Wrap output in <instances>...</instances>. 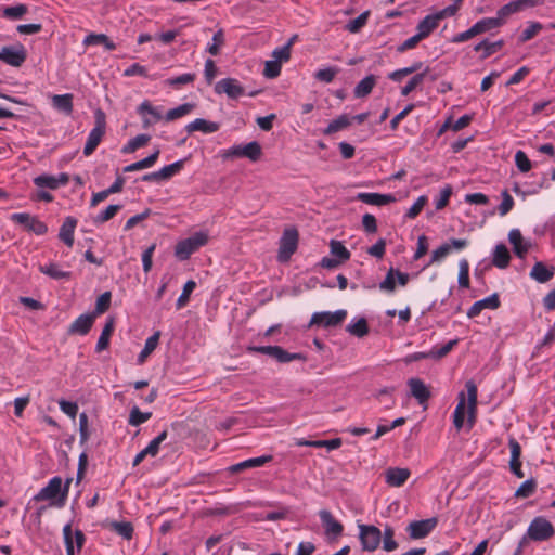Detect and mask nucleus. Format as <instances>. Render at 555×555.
<instances>
[{
	"instance_id": "nucleus-1",
	"label": "nucleus",
	"mask_w": 555,
	"mask_h": 555,
	"mask_svg": "<svg viewBox=\"0 0 555 555\" xmlns=\"http://www.w3.org/2000/svg\"><path fill=\"white\" fill-rule=\"evenodd\" d=\"M467 395L461 391L457 396V404L453 412V424L457 430L463 428L465 415H467V427L472 429L477 421L478 388L473 380L465 384Z\"/></svg>"
},
{
	"instance_id": "nucleus-2",
	"label": "nucleus",
	"mask_w": 555,
	"mask_h": 555,
	"mask_svg": "<svg viewBox=\"0 0 555 555\" xmlns=\"http://www.w3.org/2000/svg\"><path fill=\"white\" fill-rule=\"evenodd\" d=\"M62 478L55 476L51 478L46 487H43L35 496L34 500L39 501H50L59 499L56 502V506L62 507L65 504V501L68 495L70 479H67L64 489H62Z\"/></svg>"
},
{
	"instance_id": "nucleus-3",
	"label": "nucleus",
	"mask_w": 555,
	"mask_h": 555,
	"mask_svg": "<svg viewBox=\"0 0 555 555\" xmlns=\"http://www.w3.org/2000/svg\"><path fill=\"white\" fill-rule=\"evenodd\" d=\"M208 243V234L206 232L199 231L194 233L193 235L179 241L175 248V255L180 260H186L191 257L192 254L197 251L201 247L205 246Z\"/></svg>"
},
{
	"instance_id": "nucleus-4",
	"label": "nucleus",
	"mask_w": 555,
	"mask_h": 555,
	"mask_svg": "<svg viewBox=\"0 0 555 555\" xmlns=\"http://www.w3.org/2000/svg\"><path fill=\"white\" fill-rule=\"evenodd\" d=\"M94 127L88 134L87 142L83 147L85 156H90L96 150L105 134L106 117L103 111L98 109L94 114Z\"/></svg>"
},
{
	"instance_id": "nucleus-5",
	"label": "nucleus",
	"mask_w": 555,
	"mask_h": 555,
	"mask_svg": "<svg viewBox=\"0 0 555 555\" xmlns=\"http://www.w3.org/2000/svg\"><path fill=\"white\" fill-rule=\"evenodd\" d=\"M248 351L267 354L275 359L279 363H288L295 360H306V357L302 353H291L280 346H250L248 347Z\"/></svg>"
},
{
	"instance_id": "nucleus-6",
	"label": "nucleus",
	"mask_w": 555,
	"mask_h": 555,
	"mask_svg": "<svg viewBox=\"0 0 555 555\" xmlns=\"http://www.w3.org/2000/svg\"><path fill=\"white\" fill-rule=\"evenodd\" d=\"M359 540L363 551L374 552L382 543V530L374 525L358 522Z\"/></svg>"
},
{
	"instance_id": "nucleus-7",
	"label": "nucleus",
	"mask_w": 555,
	"mask_h": 555,
	"mask_svg": "<svg viewBox=\"0 0 555 555\" xmlns=\"http://www.w3.org/2000/svg\"><path fill=\"white\" fill-rule=\"evenodd\" d=\"M554 534L555 529L551 521L541 516L533 518L527 529V537L537 542L547 541Z\"/></svg>"
},
{
	"instance_id": "nucleus-8",
	"label": "nucleus",
	"mask_w": 555,
	"mask_h": 555,
	"mask_svg": "<svg viewBox=\"0 0 555 555\" xmlns=\"http://www.w3.org/2000/svg\"><path fill=\"white\" fill-rule=\"evenodd\" d=\"M10 219L12 222L23 225L25 230L36 235H44L48 232V225L37 216H33L28 212L12 214Z\"/></svg>"
},
{
	"instance_id": "nucleus-9",
	"label": "nucleus",
	"mask_w": 555,
	"mask_h": 555,
	"mask_svg": "<svg viewBox=\"0 0 555 555\" xmlns=\"http://www.w3.org/2000/svg\"><path fill=\"white\" fill-rule=\"evenodd\" d=\"M298 231L295 228L285 229L280 240L279 261L286 262L296 251L298 245Z\"/></svg>"
},
{
	"instance_id": "nucleus-10",
	"label": "nucleus",
	"mask_w": 555,
	"mask_h": 555,
	"mask_svg": "<svg viewBox=\"0 0 555 555\" xmlns=\"http://www.w3.org/2000/svg\"><path fill=\"white\" fill-rule=\"evenodd\" d=\"M347 317V311L344 309L336 310L335 312H315L312 314L310 325H318L322 327H334L341 324Z\"/></svg>"
},
{
	"instance_id": "nucleus-11",
	"label": "nucleus",
	"mask_w": 555,
	"mask_h": 555,
	"mask_svg": "<svg viewBox=\"0 0 555 555\" xmlns=\"http://www.w3.org/2000/svg\"><path fill=\"white\" fill-rule=\"evenodd\" d=\"M27 57L24 46H7L0 50V60L8 65L20 67Z\"/></svg>"
},
{
	"instance_id": "nucleus-12",
	"label": "nucleus",
	"mask_w": 555,
	"mask_h": 555,
	"mask_svg": "<svg viewBox=\"0 0 555 555\" xmlns=\"http://www.w3.org/2000/svg\"><path fill=\"white\" fill-rule=\"evenodd\" d=\"M217 94H227L229 99L236 100L245 94V90L240 81L235 78H224L215 85Z\"/></svg>"
},
{
	"instance_id": "nucleus-13",
	"label": "nucleus",
	"mask_w": 555,
	"mask_h": 555,
	"mask_svg": "<svg viewBox=\"0 0 555 555\" xmlns=\"http://www.w3.org/2000/svg\"><path fill=\"white\" fill-rule=\"evenodd\" d=\"M438 524L437 518H428L424 520H416L409 524L406 531L411 539L418 540L426 538L431 533Z\"/></svg>"
},
{
	"instance_id": "nucleus-14",
	"label": "nucleus",
	"mask_w": 555,
	"mask_h": 555,
	"mask_svg": "<svg viewBox=\"0 0 555 555\" xmlns=\"http://www.w3.org/2000/svg\"><path fill=\"white\" fill-rule=\"evenodd\" d=\"M138 114L142 117V127L150 128L163 119L162 109L153 106L149 101H143L137 108Z\"/></svg>"
},
{
	"instance_id": "nucleus-15",
	"label": "nucleus",
	"mask_w": 555,
	"mask_h": 555,
	"mask_svg": "<svg viewBox=\"0 0 555 555\" xmlns=\"http://www.w3.org/2000/svg\"><path fill=\"white\" fill-rule=\"evenodd\" d=\"M319 517L321 519L322 526L325 530V534L330 539H337L344 532V526L340 521L336 520L331 512L326 509H322L319 512Z\"/></svg>"
},
{
	"instance_id": "nucleus-16",
	"label": "nucleus",
	"mask_w": 555,
	"mask_h": 555,
	"mask_svg": "<svg viewBox=\"0 0 555 555\" xmlns=\"http://www.w3.org/2000/svg\"><path fill=\"white\" fill-rule=\"evenodd\" d=\"M69 182V176L65 172L57 176L40 175L34 178V184L38 189L56 190L60 186H65Z\"/></svg>"
},
{
	"instance_id": "nucleus-17",
	"label": "nucleus",
	"mask_w": 555,
	"mask_h": 555,
	"mask_svg": "<svg viewBox=\"0 0 555 555\" xmlns=\"http://www.w3.org/2000/svg\"><path fill=\"white\" fill-rule=\"evenodd\" d=\"M501 301L499 295L492 294L481 300H478L473 304V306L467 311V317L473 319L481 313L485 309L495 310L500 307Z\"/></svg>"
},
{
	"instance_id": "nucleus-18",
	"label": "nucleus",
	"mask_w": 555,
	"mask_h": 555,
	"mask_svg": "<svg viewBox=\"0 0 555 555\" xmlns=\"http://www.w3.org/2000/svg\"><path fill=\"white\" fill-rule=\"evenodd\" d=\"M95 320V314L92 313H86L81 314L78 318H76L68 327L69 334H77L85 336L87 335Z\"/></svg>"
},
{
	"instance_id": "nucleus-19",
	"label": "nucleus",
	"mask_w": 555,
	"mask_h": 555,
	"mask_svg": "<svg viewBox=\"0 0 555 555\" xmlns=\"http://www.w3.org/2000/svg\"><path fill=\"white\" fill-rule=\"evenodd\" d=\"M272 460H273V456L270 454L262 455L259 457L247 459L245 461H242L240 463L231 465L229 467V472L231 474H238L246 469L264 466L266 464L270 463Z\"/></svg>"
},
{
	"instance_id": "nucleus-20",
	"label": "nucleus",
	"mask_w": 555,
	"mask_h": 555,
	"mask_svg": "<svg viewBox=\"0 0 555 555\" xmlns=\"http://www.w3.org/2000/svg\"><path fill=\"white\" fill-rule=\"evenodd\" d=\"M508 241L518 258H525L529 251L530 243L525 241L519 229H512L508 233Z\"/></svg>"
},
{
	"instance_id": "nucleus-21",
	"label": "nucleus",
	"mask_w": 555,
	"mask_h": 555,
	"mask_svg": "<svg viewBox=\"0 0 555 555\" xmlns=\"http://www.w3.org/2000/svg\"><path fill=\"white\" fill-rule=\"evenodd\" d=\"M408 385L410 387L411 396L417 400L418 404L423 405L428 401L430 398V391L422 379L416 377L410 378L408 380Z\"/></svg>"
},
{
	"instance_id": "nucleus-22",
	"label": "nucleus",
	"mask_w": 555,
	"mask_h": 555,
	"mask_svg": "<svg viewBox=\"0 0 555 555\" xmlns=\"http://www.w3.org/2000/svg\"><path fill=\"white\" fill-rule=\"evenodd\" d=\"M410 475L411 472L408 468H388L385 473V480L390 487H401L409 479Z\"/></svg>"
},
{
	"instance_id": "nucleus-23",
	"label": "nucleus",
	"mask_w": 555,
	"mask_h": 555,
	"mask_svg": "<svg viewBox=\"0 0 555 555\" xmlns=\"http://www.w3.org/2000/svg\"><path fill=\"white\" fill-rule=\"evenodd\" d=\"M77 219L68 216L60 228L59 238L68 247L74 245V233L77 227Z\"/></svg>"
},
{
	"instance_id": "nucleus-24",
	"label": "nucleus",
	"mask_w": 555,
	"mask_h": 555,
	"mask_svg": "<svg viewBox=\"0 0 555 555\" xmlns=\"http://www.w3.org/2000/svg\"><path fill=\"white\" fill-rule=\"evenodd\" d=\"M357 199L367 205L384 206L396 201L391 194L359 193Z\"/></svg>"
},
{
	"instance_id": "nucleus-25",
	"label": "nucleus",
	"mask_w": 555,
	"mask_h": 555,
	"mask_svg": "<svg viewBox=\"0 0 555 555\" xmlns=\"http://www.w3.org/2000/svg\"><path fill=\"white\" fill-rule=\"evenodd\" d=\"M220 129V125L215 121H209L204 118H196L192 122L185 126V130L189 133L201 131L203 133H214Z\"/></svg>"
},
{
	"instance_id": "nucleus-26",
	"label": "nucleus",
	"mask_w": 555,
	"mask_h": 555,
	"mask_svg": "<svg viewBox=\"0 0 555 555\" xmlns=\"http://www.w3.org/2000/svg\"><path fill=\"white\" fill-rule=\"evenodd\" d=\"M439 17L435 14L426 15L416 26L417 35L424 40L439 26Z\"/></svg>"
},
{
	"instance_id": "nucleus-27",
	"label": "nucleus",
	"mask_w": 555,
	"mask_h": 555,
	"mask_svg": "<svg viewBox=\"0 0 555 555\" xmlns=\"http://www.w3.org/2000/svg\"><path fill=\"white\" fill-rule=\"evenodd\" d=\"M115 330V319L113 317H109L105 325L102 330V333L98 339L95 351L102 352L103 350L107 349L109 346V339Z\"/></svg>"
},
{
	"instance_id": "nucleus-28",
	"label": "nucleus",
	"mask_w": 555,
	"mask_h": 555,
	"mask_svg": "<svg viewBox=\"0 0 555 555\" xmlns=\"http://www.w3.org/2000/svg\"><path fill=\"white\" fill-rule=\"evenodd\" d=\"M511 254L504 244H498L492 254V263L499 269H505L509 266Z\"/></svg>"
},
{
	"instance_id": "nucleus-29",
	"label": "nucleus",
	"mask_w": 555,
	"mask_h": 555,
	"mask_svg": "<svg viewBox=\"0 0 555 555\" xmlns=\"http://www.w3.org/2000/svg\"><path fill=\"white\" fill-rule=\"evenodd\" d=\"M555 269L548 268L543 262H537L530 272V276L539 283H546L554 276Z\"/></svg>"
},
{
	"instance_id": "nucleus-30",
	"label": "nucleus",
	"mask_w": 555,
	"mask_h": 555,
	"mask_svg": "<svg viewBox=\"0 0 555 555\" xmlns=\"http://www.w3.org/2000/svg\"><path fill=\"white\" fill-rule=\"evenodd\" d=\"M159 154H160V151L157 149L154 153H152L147 157L126 166L124 168V172H133V171H139V170H143V169L153 167L155 165V163L157 162Z\"/></svg>"
},
{
	"instance_id": "nucleus-31",
	"label": "nucleus",
	"mask_w": 555,
	"mask_h": 555,
	"mask_svg": "<svg viewBox=\"0 0 555 555\" xmlns=\"http://www.w3.org/2000/svg\"><path fill=\"white\" fill-rule=\"evenodd\" d=\"M159 337L160 333L156 332L145 340L144 347L138 356L139 364H143L149 356L156 349L159 343Z\"/></svg>"
},
{
	"instance_id": "nucleus-32",
	"label": "nucleus",
	"mask_w": 555,
	"mask_h": 555,
	"mask_svg": "<svg viewBox=\"0 0 555 555\" xmlns=\"http://www.w3.org/2000/svg\"><path fill=\"white\" fill-rule=\"evenodd\" d=\"M351 125V119L348 115L343 114L338 116L336 119L332 120L328 126L323 130V133L325 135H331L333 133H336L340 130L346 129Z\"/></svg>"
},
{
	"instance_id": "nucleus-33",
	"label": "nucleus",
	"mask_w": 555,
	"mask_h": 555,
	"mask_svg": "<svg viewBox=\"0 0 555 555\" xmlns=\"http://www.w3.org/2000/svg\"><path fill=\"white\" fill-rule=\"evenodd\" d=\"M395 529L389 526V525H386L384 527V530L382 531V543H383V550L385 552H393L398 548V543L397 541L395 540Z\"/></svg>"
},
{
	"instance_id": "nucleus-34",
	"label": "nucleus",
	"mask_w": 555,
	"mask_h": 555,
	"mask_svg": "<svg viewBox=\"0 0 555 555\" xmlns=\"http://www.w3.org/2000/svg\"><path fill=\"white\" fill-rule=\"evenodd\" d=\"M376 83V78L374 75H369L365 78H363L354 88V95L356 98H365L369 95L374 86Z\"/></svg>"
},
{
	"instance_id": "nucleus-35",
	"label": "nucleus",
	"mask_w": 555,
	"mask_h": 555,
	"mask_svg": "<svg viewBox=\"0 0 555 555\" xmlns=\"http://www.w3.org/2000/svg\"><path fill=\"white\" fill-rule=\"evenodd\" d=\"M346 331L358 338L364 337L369 334V324L366 319L360 318L357 321L350 322L347 325Z\"/></svg>"
},
{
	"instance_id": "nucleus-36",
	"label": "nucleus",
	"mask_w": 555,
	"mask_h": 555,
	"mask_svg": "<svg viewBox=\"0 0 555 555\" xmlns=\"http://www.w3.org/2000/svg\"><path fill=\"white\" fill-rule=\"evenodd\" d=\"M151 140V135L149 134H139L133 139L129 140L127 144H125L121 149V153L130 154L134 153L137 150L145 146Z\"/></svg>"
},
{
	"instance_id": "nucleus-37",
	"label": "nucleus",
	"mask_w": 555,
	"mask_h": 555,
	"mask_svg": "<svg viewBox=\"0 0 555 555\" xmlns=\"http://www.w3.org/2000/svg\"><path fill=\"white\" fill-rule=\"evenodd\" d=\"M503 44H504L503 40H498L494 42H489L488 40H483V41L479 42L478 44H476L474 47V50L476 52L482 51L483 52L482 59H487L490 55L498 52L499 50H501Z\"/></svg>"
},
{
	"instance_id": "nucleus-38",
	"label": "nucleus",
	"mask_w": 555,
	"mask_h": 555,
	"mask_svg": "<svg viewBox=\"0 0 555 555\" xmlns=\"http://www.w3.org/2000/svg\"><path fill=\"white\" fill-rule=\"evenodd\" d=\"M185 159L177 160L170 165L164 166L158 170V176L163 181H167L171 179L173 176L178 175L184 167Z\"/></svg>"
},
{
	"instance_id": "nucleus-39",
	"label": "nucleus",
	"mask_w": 555,
	"mask_h": 555,
	"mask_svg": "<svg viewBox=\"0 0 555 555\" xmlns=\"http://www.w3.org/2000/svg\"><path fill=\"white\" fill-rule=\"evenodd\" d=\"M518 12H520V11L518 10V7H517L516 2L515 1H511L509 3L501 7L498 10L496 16H494V18L499 23V26L501 27V26H503L506 23L507 18L511 15H513L515 13H518Z\"/></svg>"
},
{
	"instance_id": "nucleus-40",
	"label": "nucleus",
	"mask_w": 555,
	"mask_h": 555,
	"mask_svg": "<svg viewBox=\"0 0 555 555\" xmlns=\"http://www.w3.org/2000/svg\"><path fill=\"white\" fill-rule=\"evenodd\" d=\"M39 270L41 273L47 274L54 280L69 279L72 274L69 271L61 270V268L56 263L40 266Z\"/></svg>"
},
{
	"instance_id": "nucleus-41",
	"label": "nucleus",
	"mask_w": 555,
	"mask_h": 555,
	"mask_svg": "<svg viewBox=\"0 0 555 555\" xmlns=\"http://www.w3.org/2000/svg\"><path fill=\"white\" fill-rule=\"evenodd\" d=\"M370 14V11L361 13L358 17L349 21L346 24L345 29L350 34H358L367 24Z\"/></svg>"
},
{
	"instance_id": "nucleus-42",
	"label": "nucleus",
	"mask_w": 555,
	"mask_h": 555,
	"mask_svg": "<svg viewBox=\"0 0 555 555\" xmlns=\"http://www.w3.org/2000/svg\"><path fill=\"white\" fill-rule=\"evenodd\" d=\"M496 28H500V26L494 17L481 18L473 25V29H474L476 36L481 35L487 31H490L492 29H496Z\"/></svg>"
},
{
	"instance_id": "nucleus-43",
	"label": "nucleus",
	"mask_w": 555,
	"mask_h": 555,
	"mask_svg": "<svg viewBox=\"0 0 555 555\" xmlns=\"http://www.w3.org/2000/svg\"><path fill=\"white\" fill-rule=\"evenodd\" d=\"M52 102L57 109L66 114H70L73 111V95L69 93L54 95Z\"/></svg>"
},
{
	"instance_id": "nucleus-44",
	"label": "nucleus",
	"mask_w": 555,
	"mask_h": 555,
	"mask_svg": "<svg viewBox=\"0 0 555 555\" xmlns=\"http://www.w3.org/2000/svg\"><path fill=\"white\" fill-rule=\"evenodd\" d=\"M193 108H194V105L191 103L181 104L178 107L169 109L165 116V120L169 122V121L179 119V118L190 114Z\"/></svg>"
},
{
	"instance_id": "nucleus-45",
	"label": "nucleus",
	"mask_w": 555,
	"mask_h": 555,
	"mask_svg": "<svg viewBox=\"0 0 555 555\" xmlns=\"http://www.w3.org/2000/svg\"><path fill=\"white\" fill-rule=\"evenodd\" d=\"M331 254L340 262H345L350 258V251L339 241L332 240L330 243Z\"/></svg>"
},
{
	"instance_id": "nucleus-46",
	"label": "nucleus",
	"mask_w": 555,
	"mask_h": 555,
	"mask_svg": "<svg viewBox=\"0 0 555 555\" xmlns=\"http://www.w3.org/2000/svg\"><path fill=\"white\" fill-rule=\"evenodd\" d=\"M459 286L461 288L469 287V262L466 258L459 261Z\"/></svg>"
},
{
	"instance_id": "nucleus-47",
	"label": "nucleus",
	"mask_w": 555,
	"mask_h": 555,
	"mask_svg": "<svg viewBox=\"0 0 555 555\" xmlns=\"http://www.w3.org/2000/svg\"><path fill=\"white\" fill-rule=\"evenodd\" d=\"M114 532L126 540H130L133 534V526L129 521H114L111 525Z\"/></svg>"
},
{
	"instance_id": "nucleus-48",
	"label": "nucleus",
	"mask_w": 555,
	"mask_h": 555,
	"mask_svg": "<svg viewBox=\"0 0 555 555\" xmlns=\"http://www.w3.org/2000/svg\"><path fill=\"white\" fill-rule=\"evenodd\" d=\"M152 417L151 412H141L138 406H133L129 414L128 423L131 426H140Z\"/></svg>"
},
{
	"instance_id": "nucleus-49",
	"label": "nucleus",
	"mask_w": 555,
	"mask_h": 555,
	"mask_svg": "<svg viewBox=\"0 0 555 555\" xmlns=\"http://www.w3.org/2000/svg\"><path fill=\"white\" fill-rule=\"evenodd\" d=\"M196 79V74L185 73L177 77H171L166 80V85L179 89L183 85L192 83Z\"/></svg>"
},
{
	"instance_id": "nucleus-50",
	"label": "nucleus",
	"mask_w": 555,
	"mask_h": 555,
	"mask_svg": "<svg viewBox=\"0 0 555 555\" xmlns=\"http://www.w3.org/2000/svg\"><path fill=\"white\" fill-rule=\"evenodd\" d=\"M122 208L121 205H109L103 211H101L95 218V224H102L113 219L118 211Z\"/></svg>"
},
{
	"instance_id": "nucleus-51",
	"label": "nucleus",
	"mask_w": 555,
	"mask_h": 555,
	"mask_svg": "<svg viewBox=\"0 0 555 555\" xmlns=\"http://www.w3.org/2000/svg\"><path fill=\"white\" fill-rule=\"evenodd\" d=\"M167 437L168 433L165 429L144 448L145 453L152 457L156 456L159 452L160 444L167 439Z\"/></svg>"
},
{
	"instance_id": "nucleus-52",
	"label": "nucleus",
	"mask_w": 555,
	"mask_h": 555,
	"mask_svg": "<svg viewBox=\"0 0 555 555\" xmlns=\"http://www.w3.org/2000/svg\"><path fill=\"white\" fill-rule=\"evenodd\" d=\"M111 300H112L111 292H105V293L101 294L96 299L95 309L91 313L95 314V318L100 314H103L104 312H106L109 309Z\"/></svg>"
},
{
	"instance_id": "nucleus-53",
	"label": "nucleus",
	"mask_w": 555,
	"mask_h": 555,
	"mask_svg": "<svg viewBox=\"0 0 555 555\" xmlns=\"http://www.w3.org/2000/svg\"><path fill=\"white\" fill-rule=\"evenodd\" d=\"M543 29V25L539 22H530L526 29L521 33L519 37V42L525 43L532 38H534L541 30Z\"/></svg>"
},
{
	"instance_id": "nucleus-54",
	"label": "nucleus",
	"mask_w": 555,
	"mask_h": 555,
	"mask_svg": "<svg viewBox=\"0 0 555 555\" xmlns=\"http://www.w3.org/2000/svg\"><path fill=\"white\" fill-rule=\"evenodd\" d=\"M196 283L193 280L188 281L182 289L181 295L177 299V309H182L185 307L190 300V296L192 292L195 289Z\"/></svg>"
},
{
	"instance_id": "nucleus-55",
	"label": "nucleus",
	"mask_w": 555,
	"mask_h": 555,
	"mask_svg": "<svg viewBox=\"0 0 555 555\" xmlns=\"http://www.w3.org/2000/svg\"><path fill=\"white\" fill-rule=\"evenodd\" d=\"M243 155L244 157L250 159L251 162H256L261 156V146L258 142L253 141L243 145Z\"/></svg>"
},
{
	"instance_id": "nucleus-56",
	"label": "nucleus",
	"mask_w": 555,
	"mask_h": 555,
	"mask_svg": "<svg viewBox=\"0 0 555 555\" xmlns=\"http://www.w3.org/2000/svg\"><path fill=\"white\" fill-rule=\"evenodd\" d=\"M339 69L336 67H327L319 69L314 73V78L321 82L330 83L334 80Z\"/></svg>"
},
{
	"instance_id": "nucleus-57",
	"label": "nucleus",
	"mask_w": 555,
	"mask_h": 555,
	"mask_svg": "<svg viewBox=\"0 0 555 555\" xmlns=\"http://www.w3.org/2000/svg\"><path fill=\"white\" fill-rule=\"evenodd\" d=\"M535 488H537V483L533 479L526 480L516 490L515 496L522 498V499L529 498L534 493Z\"/></svg>"
},
{
	"instance_id": "nucleus-58",
	"label": "nucleus",
	"mask_w": 555,
	"mask_h": 555,
	"mask_svg": "<svg viewBox=\"0 0 555 555\" xmlns=\"http://www.w3.org/2000/svg\"><path fill=\"white\" fill-rule=\"evenodd\" d=\"M428 198L425 195L420 196L415 203L409 208V210L405 212V218L408 219H415L421 211L423 210L424 206L427 204Z\"/></svg>"
},
{
	"instance_id": "nucleus-59",
	"label": "nucleus",
	"mask_w": 555,
	"mask_h": 555,
	"mask_svg": "<svg viewBox=\"0 0 555 555\" xmlns=\"http://www.w3.org/2000/svg\"><path fill=\"white\" fill-rule=\"evenodd\" d=\"M28 11L27 5L25 4H17L14 7H7L3 10V16L10 20H17L22 17L24 14H26Z\"/></svg>"
},
{
	"instance_id": "nucleus-60",
	"label": "nucleus",
	"mask_w": 555,
	"mask_h": 555,
	"mask_svg": "<svg viewBox=\"0 0 555 555\" xmlns=\"http://www.w3.org/2000/svg\"><path fill=\"white\" fill-rule=\"evenodd\" d=\"M501 195H502V203L499 206L498 210H499V215L503 217V216H506L513 209L515 202L507 190H504Z\"/></svg>"
},
{
	"instance_id": "nucleus-61",
	"label": "nucleus",
	"mask_w": 555,
	"mask_h": 555,
	"mask_svg": "<svg viewBox=\"0 0 555 555\" xmlns=\"http://www.w3.org/2000/svg\"><path fill=\"white\" fill-rule=\"evenodd\" d=\"M223 43H224V34H223L222 29H219L218 31L215 33V35L212 37V42L208 44L207 51L211 55H218L220 52V48H221V46H223Z\"/></svg>"
},
{
	"instance_id": "nucleus-62",
	"label": "nucleus",
	"mask_w": 555,
	"mask_h": 555,
	"mask_svg": "<svg viewBox=\"0 0 555 555\" xmlns=\"http://www.w3.org/2000/svg\"><path fill=\"white\" fill-rule=\"evenodd\" d=\"M426 76V72L414 75L410 81L401 89L403 96L409 95L417 86H420Z\"/></svg>"
},
{
	"instance_id": "nucleus-63",
	"label": "nucleus",
	"mask_w": 555,
	"mask_h": 555,
	"mask_svg": "<svg viewBox=\"0 0 555 555\" xmlns=\"http://www.w3.org/2000/svg\"><path fill=\"white\" fill-rule=\"evenodd\" d=\"M74 538L75 537L72 528V522H68L63 527V539L66 552H75Z\"/></svg>"
},
{
	"instance_id": "nucleus-64",
	"label": "nucleus",
	"mask_w": 555,
	"mask_h": 555,
	"mask_svg": "<svg viewBox=\"0 0 555 555\" xmlns=\"http://www.w3.org/2000/svg\"><path fill=\"white\" fill-rule=\"evenodd\" d=\"M515 164L521 172H528L532 165L524 151H517L515 154Z\"/></svg>"
}]
</instances>
